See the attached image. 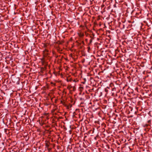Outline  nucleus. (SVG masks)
Wrapping results in <instances>:
<instances>
[{
    "label": "nucleus",
    "mask_w": 152,
    "mask_h": 152,
    "mask_svg": "<svg viewBox=\"0 0 152 152\" xmlns=\"http://www.w3.org/2000/svg\"><path fill=\"white\" fill-rule=\"evenodd\" d=\"M110 72L109 75H105V77H106L107 80H105V82H106V84L108 86H106L105 84V87H106V88H105V92H108L109 91H110L111 89H110V84H111V81L110 79V76L111 75ZM109 72V70H107V69H105V74H108Z\"/></svg>",
    "instance_id": "f257e3e1"
},
{
    "label": "nucleus",
    "mask_w": 152,
    "mask_h": 152,
    "mask_svg": "<svg viewBox=\"0 0 152 152\" xmlns=\"http://www.w3.org/2000/svg\"><path fill=\"white\" fill-rule=\"evenodd\" d=\"M105 145L106 146L107 148H105V151H107V152H110V143L109 142H108V140H105Z\"/></svg>",
    "instance_id": "f03ea898"
},
{
    "label": "nucleus",
    "mask_w": 152,
    "mask_h": 152,
    "mask_svg": "<svg viewBox=\"0 0 152 152\" xmlns=\"http://www.w3.org/2000/svg\"><path fill=\"white\" fill-rule=\"evenodd\" d=\"M106 36L109 37V36H110L109 35V34L110 33V31H108V30H106Z\"/></svg>",
    "instance_id": "7ed1b4c3"
},
{
    "label": "nucleus",
    "mask_w": 152,
    "mask_h": 152,
    "mask_svg": "<svg viewBox=\"0 0 152 152\" xmlns=\"http://www.w3.org/2000/svg\"><path fill=\"white\" fill-rule=\"evenodd\" d=\"M108 57H110L109 56V55H106V56H105V61H107V60L106 58H107Z\"/></svg>",
    "instance_id": "20e7f679"
},
{
    "label": "nucleus",
    "mask_w": 152,
    "mask_h": 152,
    "mask_svg": "<svg viewBox=\"0 0 152 152\" xmlns=\"http://www.w3.org/2000/svg\"><path fill=\"white\" fill-rule=\"evenodd\" d=\"M105 23H106L108 25H109V24L110 23V22H109L108 21H105Z\"/></svg>",
    "instance_id": "39448f33"
},
{
    "label": "nucleus",
    "mask_w": 152,
    "mask_h": 152,
    "mask_svg": "<svg viewBox=\"0 0 152 152\" xmlns=\"http://www.w3.org/2000/svg\"><path fill=\"white\" fill-rule=\"evenodd\" d=\"M110 2L109 1H107L106 2V4H110Z\"/></svg>",
    "instance_id": "423d86ee"
},
{
    "label": "nucleus",
    "mask_w": 152,
    "mask_h": 152,
    "mask_svg": "<svg viewBox=\"0 0 152 152\" xmlns=\"http://www.w3.org/2000/svg\"><path fill=\"white\" fill-rule=\"evenodd\" d=\"M105 104L106 103V102H107V100H105Z\"/></svg>",
    "instance_id": "0eeeda50"
},
{
    "label": "nucleus",
    "mask_w": 152,
    "mask_h": 152,
    "mask_svg": "<svg viewBox=\"0 0 152 152\" xmlns=\"http://www.w3.org/2000/svg\"><path fill=\"white\" fill-rule=\"evenodd\" d=\"M107 51H109V50H106V51H105V52H107Z\"/></svg>",
    "instance_id": "6e6552de"
},
{
    "label": "nucleus",
    "mask_w": 152,
    "mask_h": 152,
    "mask_svg": "<svg viewBox=\"0 0 152 152\" xmlns=\"http://www.w3.org/2000/svg\"><path fill=\"white\" fill-rule=\"evenodd\" d=\"M108 46L107 45H105V47H106L107 48Z\"/></svg>",
    "instance_id": "1a4fd4ad"
},
{
    "label": "nucleus",
    "mask_w": 152,
    "mask_h": 152,
    "mask_svg": "<svg viewBox=\"0 0 152 152\" xmlns=\"http://www.w3.org/2000/svg\"><path fill=\"white\" fill-rule=\"evenodd\" d=\"M102 92H101V96L102 95Z\"/></svg>",
    "instance_id": "9d476101"
},
{
    "label": "nucleus",
    "mask_w": 152,
    "mask_h": 152,
    "mask_svg": "<svg viewBox=\"0 0 152 152\" xmlns=\"http://www.w3.org/2000/svg\"><path fill=\"white\" fill-rule=\"evenodd\" d=\"M151 122V121H150V120L148 121V123H149V122Z\"/></svg>",
    "instance_id": "9b49d317"
},
{
    "label": "nucleus",
    "mask_w": 152,
    "mask_h": 152,
    "mask_svg": "<svg viewBox=\"0 0 152 152\" xmlns=\"http://www.w3.org/2000/svg\"><path fill=\"white\" fill-rule=\"evenodd\" d=\"M106 19L107 20H108V18H106Z\"/></svg>",
    "instance_id": "f8f14e48"
},
{
    "label": "nucleus",
    "mask_w": 152,
    "mask_h": 152,
    "mask_svg": "<svg viewBox=\"0 0 152 152\" xmlns=\"http://www.w3.org/2000/svg\"><path fill=\"white\" fill-rule=\"evenodd\" d=\"M106 106L105 105V109L106 108Z\"/></svg>",
    "instance_id": "ddd939ff"
},
{
    "label": "nucleus",
    "mask_w": 152,
    "mask_h": 152,
    "mask_svg": "<svg viewBox=\"0 0 152 152\" xmlns=\"http://www.w3.org/2000/svg\"><path fill=\"white\" fill-rule=\"evenodd\" d=\"M109 67L108 66H107V68L108 69V68H109Z\"/></svg>",
    "instance_id": "4468645a"
},
{
    "label": "nucleus",
    "mask_w": 152,
    "mask_h": 152,
    "mask_svg": "<svg viewBox=\"0 0 152 152\" xmlns=\"http://www.w3.org/2000/svg\"><path fill=\"white\" fill-rule=\"evenodd\" d=\"M109 110H110V111L111 110V109H108Z\"/></svg>",
    "instance_id": "2eb2a0df"
},
{
    "label": "nucleus",
    "mask_w": 152,
    "mask_h": 152,
    "mask_svg": "<svg viewBox=\"0 0 152 152\" xmlns=\"http://www.w3.org/2000/svg\"><path fill=\"white\" fill-rule=\"evenodd\" d=\"M104 9H103V10H104ZM104 12V11L103 10V12Z\"/></svg>",
    "instance_id": "dca6fc26"
},
{
    "label": "nucleus",
    "mask_w": 152,
    "mask_h": 152,
    "mask_svg": "<svg viewBox=\"0 0 152 152\" xmlns=\"http://www.w3.org/2000/svg\"><path fill=\"white\" fill-rule=\"evenodd\" d=\"M106 26H105V27L106 28Z\"/></svg>",
    "instance_id": "f3484780"
}]
</instances>
